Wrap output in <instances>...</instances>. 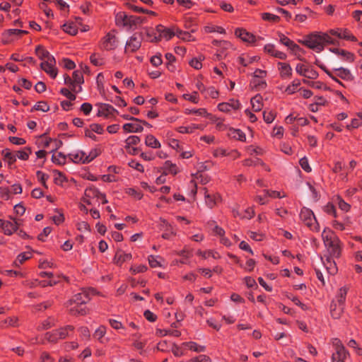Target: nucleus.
I'll return each instance as SVG.
<instances>
[{"label": "nucleus", "mask_w": 362, "mask_h": 362, "mask_svg": "<svg viewBox=\"0 0 362 362\" xmlns=\"http://www.w3.org/2000/svg\"><path fill=\"white\" fill-rule=\"evenodd\" d=\"M63 66L67 69H74L76 66L75 63L69 59H63Z\"/></svg>", "instance_id": "13d9d810"}, {"label": "nucleus", "mask_w": 362, "mask_h": 362, "mask_svg": "<svg viewBox=\"0 0 362 362\" xmlns=\"http://www.w3.org/2000/svg\"><path fill=\"white\" fill-rule=\"evenodd\" d=\"M300 217L302 221H303L306 225L308 226H311L312 221H315V217L314 216L313 212L307 208H303L301 209L300 213Z\"/></svg>", "instance_id": "9b49d317"}, {"label": "nucleus", "mask_w": 362, "mask_h": 362, "mask_svg": "<svg viewBox=\"0 0 362 362\" xmlns=\"http://www.w3.org/2000/svg\"><path fill=\"white\" fill-rule=\"evenodd\" d=\"M339 38L349 40L351 41L356 40V37L354 35H352L347 30H341L340 34H339Z\"/></svg>", "instance_id": "a18cd8bd"}, {"label": "nucleus", "mask_w": 362, "mask_h": 362, "mask_svg": "<svg viewBox=\"0 0 362 362\" xmlns=\"http://www.w3.org/2000/svg\"><path fill=\"white\" fill-rule=\"evenodd\" d=\"M337 204L339 206V209L344 211H348L350 205L347 204L346 202H344L341 197H337L336 199Z\"/></svg>", "instance_id": "c03bdc74"}, {"label": "nucleus", "mask_w": 362, "mask_h": 362, "mask_svg": "<svg viewBox=\"0 0 362 362\" xmlns=\"http://www.w3.org/2000/svg\"><path fill=\"white\" fill-rule=\"evenodd\" d=\"M31 257V255L30 252H23L20 254L17 259L15 262V264L16 266H19L20 264H23L25 260L30 259Z\"/></svg>", "instance_id": "e433bc0d"}, {"label": "nucleus", "mask_w": 362, "mask_h": 362, "mask_svg": "<svg viewBox=\"0 0 362 362\" xmlns=\"http://www.w3.org/2000/svg\"><path fill=\"white\" fill-rule=\"evenodd\" d=\"M60 93L66 97L70 100H74L76 99V95L73 94L69 89L67 88H62L60 90Z\"/></svg>", "instance_id": "6e6d98bb"}, {"label": "nucleus", "mask_w": 362, "mask_h": 362, "mask_svg": "<svg viewBox=\"0 0 362 362\" xmlns=\"http://www.w3.org/2000/svg\"><path fill=\"white\" fill-rule=\"evenodd\" d=\"M232 105L230 103H220L218 106V110L221 112H229L231 110Z\"/></svg>", "instance_id": "680f3d73"}, {"label": "nucleus", "mask_w": 362, "mask_h": 362, "mask_svg": "<svg viewBox=\"0 0 362 362\" xmlns=\"http://www.w3.org/2000/svg\"><path fill=\"white\" fill-rule=\"evenodd\" d=\"M333 72L335 73V77L338 76L344 80L352 81L354 78L351 71L348 69L343 67H335L333 69Z\"/></svg>", "instance_id": "f8f14e48"}, {"label": "nucleus", "mask_w": 362, "mask_h": 362, "mask_svg": "<svg viewBox=\"0 0 362 362\" xmlns=\"http://www.w3.org/2000/svg\"><path fill=\"white\" fill-rule=\"evenodd\" d=\"M84 195L83 202L88 205L91 204L90 199H97L99 200L100 197H103L102 193L93 186L87 187L85 190Z\"/></svg>", "instance_id": "1a4fd4ad"}, {"label": "nucleus", "mask_w": 362, "mask_h": 362, "mask_svg": "<svg viewBox=\"0 0 362 362\" xmlns=\"http://www.w3.org/2000/svg\"><path fill=\"white\" fill-rule=\"evenodd\" d=\"M83 305H74L70 308V313L72 315H83L86 313L85 307H82Z\"/></svg>", "instance_id": "c9c22d12"}, {"label": "nucleus", "mask_w": 362, "mask_h": 362, "mask_svg": "<svg viewBox=\"0 0 362 362\" xmlns=\"http://www.w3.org/2000/svg\"><path fill=\"white\" fill-rule=\"evenodd\" d=\"M251 84L256 88H264L267 86L265 81L262 78H252Z\"/></svg>", "instance_id": "79ce46f5"}, {"label": "nucleus", "mask_w": 362, "mask_h": 362, "mask_svg": "<svg viewBox=\"0 0 362 362\" xmlns=\"http://www.w3.org/2000/svg\"><path fill=\"white\" fill-rule=\"evenodd\" d=\"M40 67L42 70H44L47 74H48L52 78H54L57 75V71L54 66L49 65H42L40 64Z\"/></svg>", "instance_id": "cd10ccee"}, {"label": "nucleus", "mask_w": 362, "mask_h": 362, "mask_svg": "<svg viewBox=\"0 0 362 362\" xmlns=\"http://www.w3.org/2000/svg\"><path fill=\"white\" fill-rule=\"evenodd\" d=\"M0 228L5 235H11L14 232L18 231V223L15 220L11 221L0 219Z\"/></svg>", "instance_id": "0eeeda50"}, {"label": "nucleus", "mask_w": 362, "mask_h": 362, "mask_svg": "<svg viewBox=\"0 0 362 362\" xmlns=\"http://www.w3.org/2000/svg\"><path fill=\"white\" fill-rule=\"evenodd\" d=\"M265 49L270 53L272 55L281 59H285L286 57V54L282 52L276 50L274 47L272 45H267L265 46Z\"/></svg>", "instance_id": "412c9836"}, {"label": "nucleus", "mask_w": 362, "mask_h": 362, "mask_svg": "<svg viewBox=\"0 0 362 362\" xmlns=\"http://www.w3.org/2000/svg\"><path fill=\"white\" fill-rule=\"evenodd\" d=\"M189 362H211L209 357L206 355H200L197 357L192 358Z\"/></svg>", "instance_id": "4d7b16f0"}, {"label": "nucleus", "mask_w": 362, "mask_h": 362, "mask_svg": "<svg viewBox=\"0 0 362 362\" xmlns=\"http://www.w3.org/2000/svg\"><path fill=\"white\" fill-rule=\"evenodd\" d=\"M35 53L37 56L42 60H45L47 57L50 54L49 52L45 50L42 47L37 46L35 49Z\"/></svg>", "instance_id": "7c9ffc66"}, {"label": "nucleus", "mask_w": 362, "mask_h": 362, "mask_svg": "<svg viewBox=\"0 0 362 362\" xmlns=\"http://www.w3.org/2000/svg\"><path fill=\"white\" fill-rule=\"evenodd\" d=\"M346 293L347 288L346 287H342L339 290L338 294L337 296V299L340 307H342L345 302Z\"/></svg>", "instance_id": "bb28decb"}, {"label": "nucleus", "mask_w": 362, "mask_h": 362, "mask_svg": "<svg viewBox=\"0 0 362 362\" xmlns=\"http://www.w3.org/2000/svg\"><path fill=\"white\" fill-rule=\"evenodd\" d=\"M164 169L168 173L176 174L177 173V168L175 164L172 163L170 160H167L164 164Z\"/></svg>", "instance_id": "72a5a7b5"}, {"label": "nucleus", "mask_w": 362, "mask_h": 362, "mask_svg": "<svg viewBox=\"0 0 362 362\" xmlns=\"http://www.w3.org/2000/svg\"><path fill=\"white\" fill-rule=\"evenodd\" d=\"M300 85V81L298 80H294L291 85L288 86L286 88L285 91L288 94H293L296 92L297 88Z\"/></svg>", "instance_id": "ea45409f"}, {"label": "nucleus", "mask_w": 362, "mask_h": 362, "mask_svg": "<svg viewBox=\"0 0 362 362\" xmlns=\"http://www.w3.org/2000/svg\"><path fill=\"white\" fill-rule=\"evenodd\" d=\"M186 113L187 114H196V115H200V116H205L207 114L206 110L204 108H200V109H197V110L187 109Z\"/></svg>", "instance_id": "5fc2aeb1"}, {"label": "nucleus", "mask_w": 362, "mask_h": 362, "mask_svg": "<svg viewBox=\"0 0 362 362\" xmlns=\"http://www.w3.org/2000/svg\"><path fill=\"white\" fill-rule=\"evenodd\" d=\"M1 154L4 156V160L8 162L10 166L16 160V156L11 152L9 149L3 150Z\"/></svg>", "instance_id": "5701e85b"}, {"label": "nucleus", "mask_w": 362, "mask_h": 362, "mask_svg": "<svg viewBox=\"0 0 362 362\" xmlns=\"http://www.w3.org/2000/svg\"><path fill=\"white\" fill-rule=\"evenodd\" d=\"M53 358L47 353H43L40 362H53Z\"/></svg>", "instance_id": "774afa93"}, {"label": "nucleus", "mask_w": 362, "mask_h": 362, "mask_svg": "<svg viewBox=\"0 0 362 362\" xmlns=\"http://www.w3.org/2000/svg\"><path fill=\"white\" fill-rule=\"evenodd\" d=\"M98 113L99 116H104L105 117H113L118 112L112 105L106 103L98 104Z\"/></svg>", "instance_id": "9d476101"}, {"label": "nucleus", "mask_w": 362, "mask_h": 362, "mask_svg": "<svg viewBox=\"0 0 362 362\" xmlns=\"http://www.w3.org/2000/svg\"><path fill=\"white\" fill-rule=\"evenodd\" d=\"M8 140L16 145H23L25 144V140L23 138H18L16 136H10Z\"/></svg>", "instance_id": "bf43d9fd"}, {"label": "nucleus", "mask_w": 362, "mask_h": 362, "mask_svg": "<svg viewBox=\"0 0 362 362\" xmlns=\"http://www.w3.org/2000/svg\"><path fill=\"white\" fill-rule=\"evenodd\" d=\"M148 262L151 267H160V262L153 256H150L148 257Z\"/></svg>", "instance_id": "0e129e2a"}, {"label": "nucleus", "mask_w": 362, "mask_h": 362, "mask_svg": "<svg viewBox=\"0 0 362 362\" xmlns=\"http://www.w3.org/2000/svg\"><path fill=\"white\" fill-rule=\"evenodd\" d=\"M142 40H143L142 33H134L127 41L124 52L126 53H128V52H134L137 51L141 47Z\"/></svg>", "instance_id": "7ed1b4c3"}, {"label": "nucleus", "mask_w": 362, "mask_h": 362, "mask_svg": "<svg viewBox=\"0 0 362 362\" xmlns=\"http://www.w3.org/2000/svg\"><path fill=\"white\" fill-rule=\"evenodd\" d=\"M73 329L72 326L69 325L54 332H47L45 339L50 342H57L58 339H64L68 335V330H73Z\"/></svg>", "instance_id": "39448f33"}, {"label": "nucleus", "mask_w": 362, "mask_h": 362, "mask_svg": "<svg viewBox=\"0 0 362 362\" xmlns=\"http://www.w3.org/2000/svg\"><path fill=\"white\" fill-rule=\"evenodd\" d=\"M322 238L328 253L327 257H339L341 255V241L330 230L325 229Z\"/></svg>", "instance_id": "f257e3e1"}, {"label": "nucleus", "mask_w": 362, "mask_h": 362, "mask_svg": "<svg viewBox=\"0 0 362 362\" xmlns=\"http://www.w3.org/2000/svg\"><path fill=\"white\" fill-rule=\"evenodd\" d=\"M336 307V303L332 302L331 304V315L333 318L338 319L340 317V315L343 310V308L340 307V308L337 310Z\"/></svg>", "instance_id": "4c0bfd02"}, {"label": "nucleus", "mask_w": 362, "mask_h": 362, "mask_svg": "<svg viewBox=\"0 0 362 362\" xmlns=\"http://www.w3.org/2000/svg\"><path fill=\"white\" fill-rule=\"evenodd\" d=\"M296 72L305 78L315 79L318 77V73L313 68L307 67L304 64H298L296 67Z\"/></svg>", "instance_id": "423d86ee"}, {"label": "nucleus", "mask_w": 362, "mask_h": 362, "mask_svg": "<svg viewBox=\"0 0 362 362\" xmlns=\"http://www.w3.org/2000/svg\"><path fill=\"white\" fill-rule=\"evenodd\" d=\"M140 141V138L137 136H130L126 139V148H129L132 145H136Z\"/></svg>", "instance_id": "de8ad7c7"}, {"label": "nucleus", "mask_w": 362, "mask_h": 362, "mask_svg": "<svg viewBox=\"0 0 362 362\" xmlns=\"http://www.w3.org/2000/svg\"><path fill=\"white\" fill-rule=\"evenodd\" d=\"M156 335L159 337H163L165 335H171L173 337H178L180 336L181 332L176 329H157L156 331Z\"/></svg>", "instance_id": "6ab92c4d"}, {"label": "nucleus", "mask_w": 362, "mask_h": 362, "mask_svg": "<svg viewBox=\"0 0 362 362\" xmlns=\"http://www.w3.org/2000/svg\"><path fill=\"white\" fill-rule=\"evenodd\" d=\"M73 81L74 85L76 83L82 84L84 82L83 76L79 71H75L73 73Z\"/></svg>", "instance_id": "a19ab883"}, {"label": "nucleus", "mask_w": 362, "mask_h": 362, "mask_svg": "<svg viewBox=\"0 0 362 362\" xmlns=\"http://www.w3.org/2000/svg\"><path fill=\"white\" fill-rule=\"evenodd\" d=\"M143 20L141 17L134 16H128L127 19V26L132 28L134 25H136L138 24H141Z\"/></svg>", "instance_id": "2f4dec72"}, {"label": "nucleus", "mask_w": 362, "mask_h": 362, "mask_svg": "<svg viewBox=\"0 0 362 362\" xmlns=\"http://www.w3.org/2000/svg\"><path fill=\"white\" fill-rule=\"evenodd\" d=\"M34 109L35 110L47 112L49 110V107L45 102L40 101L34 106Z\"/></svg>", "instance_id": "09e8293b"}, {"label": "nucleus", "mask_w": 362, "mask_h": 362, "mask_svg": "<svg viewBox=\"0 0 362 362\" xmlns=\"http://www.w3.org/2000/svg\"><path fill=\"white\" fill-rule=\"evenodd\" d=\"M303 43L309 48L320 52L323 50L324 46L326 44L334 45L335 42L328 34L319 33H313L307 36Z\"/></svg>", "instance_id": "f03ea898"}, {"label": "nucleus", "mask_w": 362, "mask_h": 362, "mask_svg": "<svg viewBox=\"0 0 362 362\" xmlns=\"http://www.w3.org/2000/svg\"><path fill=\"white\" fill-rule=\"evenodd\" d=\"M175 32H173V30H171L170 29L165 28V30H164V32L163 33V34L161 35L160 37H154V38L152 39L151 41L153 42V41L160 40V37H165L167 40H170L173 36H175Z\"/></svg>", "instance_id": "f704fd0d"}, {"label": "nucleus", "mask_w": 362, "mask_h": 362, "mask_svg": "<svg viewBox=\"0 0 362 362\" xmlns=\"http://www.w3.org/2000/svg\"><path fill=\"white\" fill-rule=\"evenodd\" d=\"M279 36L280 42L290 48L291 50L294 51L298 48V46L296 43H294L292 40L286 37L284 35L279 33Z\"/></svg>", "instance_id": "f3484780"}, {"label": "nucleus", "mask_w": 362, "mask_h": 362, "mask_svg": "<svg viewBox=\"0 0 362 362\" xmlns=\"http://www.w3.org/2000/svg\"><path fill=\"white\" fill-rule=\"evenodd\" d=\"M128 16L124 13H119L116 15L115 21L117 25L127 26Z\"/></svg>", "instance_id": "c85d7f7f"}, {"label": "nucleus", "mask_w": 362, "mask_h": 362, "mask_svg": "<svg viewBox=\"0 0 362 362\" xmlns=\"http://www.w3.org/2000/svg\"><path fill=\"white\" fill-rule=\"evenodd\" d=\"M333 346L336 349V353L334 354H338L339 352H341V354H349L346 350L340 340L338 339H334L333 340Z\"/></svg>", "instance_id": "473e14b6"}, {"label": "nucleus", "mask_w": 362, "mask_h": 362, "mask_svg": "<svg viewBox=\"0 0 362 362\" xmlns=\"http://www.w3.org/2000/svg\"><path fill=\"white\" fill-rule=\"evenodd\" d=\"M52 231V229L50 227H46L43 229V231L42 233H41L39 235H38V239L42 240V241H44L45 240V238L47 237Z\"/></svg>", "instance_id": "e2e57ef3"}, {"label": "nucleus", "mask_w": 362, "mask_h": 362, "mask_svg": "<svg viewBox=\"0 0 362 362\" xmlns=\"http://www.w3.org/2000/svg\"><path fill=\"white\" fill-rule=\"evenodd\" d=\"M343 59L347 62H353L354 61V54L351 52L341 49L339 55Z\"/></svg>", "instance_id": "8fccbe9b"}, {"label": "nucleus", "mask_w": 362, "mask_h": 362, "mask_svg": "<svg viewBox=\"0 0 362 362\" xmlns=\"http://www.w3.org/2000/svg\"><path fill=\"white\" fill-rule=\"evenodd\" d=\"M81 110L83 112L85 115H88L92 110V105L90 103H85L82 104L81 107Z\"/></svg>", "instance_id": "69168bd1"}, {"label": "nucleus", "mask_w": 362, "mask_h": 362, "mask_svg": "<svg viewBox=\"0 0 362 362\" xmlns=\"http://www.w3.org/2000/svg\"><path fill=\"white\" fill-rule=\"evenodd\" d=\"M235 34L245 42H254L255 41V36L245 30L238 28L235 30Z\"/></svg>", "instance_id": "ddd939ff"}, {"label": "nucleus", "mask_w": 362, "mask_h": 362, "mask_svg": "<svg viewBox=\"0 0 362 362\" xmlns=\"http://www.w3.org/2000/svg\"><path fill=\"white\" fill-rule=\"evenodd\" d=\"M131 259L132 255L130 253H124L122 250H119L116 252L114 260L117 264H122Z\"/></svg>", "instance_id": "dca6fc26"}, {"label": "nucleus", "mask_w": 362, "mask_h": 362, "mask_svg": "<svg viewBox=\"0 0 362 362\" xmlns=\"http://www.w3.org/2000/svg\"><path fill=\"white\" fill-rule=\"evenodd\" d=\"M299 163H300V165L301 168H303L305 172L309 173V172H310V171H311V170H312V169H311L310 166V165H309V164H308V159H307L305 157L302 158L300 160Z\"/></svg>", "instance_id": "864d4df0"}, {"label": "nucleus", "mask_w": 362, "mask_h": 362, "mask_svg": "<svg viewBox=\"0 0 362 362\" xmlns=\"http://www.w3.org/2000/svg\"><path fill=\"white\" fill-rule=\"evenodd\" d=\"M63 30L66 33L75 35L78 32V26L76 23L69 22L63 25Z\"/></svg>", "instance_id": "a211bd4d"}, {"label": "nucleus", "mask_w": 362, "mask_h": 362, "mask_svg": "<svg viewBox=\"0 0 362 362\" xmlns=\"http://www.w3.org/2000/svg\"><path fill=\"white\" fill-rule=\"evenodd\" d=\"M204 59V57L202 56H200L199 58H194L190 61L189 64L195 69H200L202 66L201 62Z\"/></svg>", "instance_id": "37998d69"}, {"label": "nucleus", "mask_w": 362, "mask_h": 362, "mask_svg": "<svg viewBox=\"0 0 362 362\" xmlns=\"http://www.w3.org/2000/svg\"><path fill=\"white\" fill-rule=\"evenodd\" d=\"M95 293L94 289L91 288L88 291H84L82 293L76 294L71 300H69V303L70 305L74 304V305H84L88 302L90 299V296Z\"/></svg>", "instance_id": "20e7f679"}, {"label": "nucleus", "mask_w": 362, "mask_h": 362, "mask_svg": "<svg viewBox=\"0 0 362 362\" xmlns=\"http://www.w3.org/2000/svg\"><path fill=\"white\" fill-rule=\"evenodd\" d=\"M124 131L128 132H141L144 128L139 124L127 123L123 125Z\"/></svg>", "instance_id": "aec40b11"}, {"label": "nucleus", "mask_w": 362, "mask_h": 362, "mask_svg": "<svg viewBox=\"0 0 362 362\" xmlns=\"http://www.w3.org/2000/svg\"><path fill=\"white\" fill-rule=\"evenodd\" d=\"M349 356V354H341L339 352L338 354H332V362H345V360Z\"/></svg>", "instance_id": "58836bf2"}, {"label": "nucleus", "mask_w": 362, "mask_h": 362, "mask_svg": "<svg viewBox=\"0 0 362 362\" xmlns=\"http://www.w3.org/2000/svg\"><path fill=\"white\" fill-rule=\"evenodd\" d=\"M66 157L62 153H58L57 155H53L52 160L54 163L62 165L65 163Z\"/></svg>", "instance_id": "49530a36"}, {"label": "nucleus", "mask_w": 362, "mask_h": 362, "mask_svg": "<svg viewBox=\"0 0 362 362\" xmlns=\"http://www.w3.org/2000/svg\"><path fill=\"white\" fill-rule=\"evenodd\" d=\"M262 96L259 95H256L255 97H253L251 99V104H252V110L255 112H258V111L261 110L262 107Z\"/></svg>", "instance_id": "4be33fe9"}, {"label": "nucleus", "mask_w": 362, "mask_h": 362, "mask_svg": "<svg viewBox=\"0 0 362 362\" xmlns=\"http://www.w3.org/2000/svg\"><path fill=\"white\" fill-rule=\"evenodd\" d=\"M69 158L74 163L82 162L85 163V152L78 151L69 154Z\"/></svg>", "instance_id": "b1692460"}, {"label": "nucleus", "mask_w": 362, "mask_h": 362, "mask_svg": "<svg viewBox=\"0 0 362 362\" xmlns=\"http://www.w3.org/2000/svg\"><path fill=\"white\" fill-rule=\"evenodd\" d=\"M172 352L175 356L177 357L181 356L184 354L183 351L180 349V348L175 344H173V345Z\"/></svg>", "instance_id": "338daca9"}, {"label": "nucleus", "mask_w": 362, "mask_h": 362, "mask_svg": "<svg viewBox=\"0 0 362 362\" xmlns=\"http://www.w3.org/2000/svg\"><path fill=\"white\" fill-rule=\"evenodd\" d=\"M182 346H186L195 352H203L205 349L204 346L198 345L194 341L185 342L182 344Z\"/></svg>", "instance_id": "a878e982"}, {"label": "nucleus", "mask_w": 362, "mask_h": 362, "mask_svg": "<svg viewBox=\"0 0 362 362\" xmlns=\"http://www.w3.org/2000/svg\"><path fill=\"white\" fill-rule=\"evenodd\" d=\"M264 120L267 123H272L275 117V114L272 111L267 112L264 111L263 113Z\"/></svg>", "instance_id": "603ef678"}, {"label": "nucleus", "mask_w": 362, "mask_h": 362, "mask_svg": "<svg viewBox=\"0 0 362 362\" xmlns=\"http://www.w3.org/2000/svg\"><path fill=\"white\" fill-rule=\"evenodd\" d=\"M145 144L146 146L153 148H158L160 147V142L152 135H148L146 137Z\"/></svg>", "instance_id": "393cba45"}, {"label": "nucleus", "mask_w": 362, "mask_h": 362, "mask_svg": "<svg viewBox=\"0 0 362 362\" xmlns=\"http://www.w3.org/2000/svg\"><path fill=\"white\" fill-rule=\"evenodd\" d=\"M233 137L238 140L242 141H244L246 139L245 134H244V132H243L240 129H234L233 130Z\"/></svg>", "instance_id": "3c124183"}, {"label": "nucleus", "mask_w": 362, "mask_h": 362, "mask_svg": "<svg viewBox=\"0 0 362 362\" xmlns=\"http://www.w3.org/2000/svg\"><path fill=\"white\" fill-rule=\"evenodd\" d=\"M41 64H42V65H49V66H55V64H56V60L54 59V57L49 54L47 59L42 62Z\"/></svg>", "instance_id": "052dcab7"}, {"label": "nucleus", "mask_w": 362, "mask_h": 362, "mask_svg": "<svg viewBox=\"0 0 362 362\" xmlns=\"http://www.w3.org/2000/svg\"><path fill=\"white\" fill-rule=\"evenodd\" d=\"M278 67L282 78L290 77L292 75V69L288 64L279 62Z\"/></svg>", "instance_id": "2eb2a0df"}, {"label": "nucleus", "mask_w": 362, "mask_h": 362, "mask_svg": "<svg viewBox=\"0 0 362 362\" xmlns=\"http://www.w3.org/2000/svg\"><path fill=\"white\" fill-rule=\"evenodd\" d=\"M335 257H327L326 262H324V264L329 274L334 275L337 272L336 262L334 261Z\"/></svg>", "instance_id": "4468645a"}, {"label": "nucleus", "mask_w": 362, "mask_h": 362, "mask_svg": "<svg viewBox=\"0 0 362 362\" xmlns=\"http://www.w3.org/2000/svg\"><path fill=\"white\" fill-rule=\"evenodd\" d=\"M117 47V37L112 33H108L102 39V48L105 50H112Z\"/></svg>", "instance_id": "6e6552de"}, {"label": "nucleus", "mask_w": 362, "mask_h": 362, "mask_svg": "<svg viewBox=\"0 0 362 362\" xmlns=\"http://www.w3.org/2000/svg\"><path fill=\"white\" fill-rule=\"evenodd\" d=\"M205 202H206V204L207 205V206L209 208H213L216 204V202H217V199L216 197L207 193V192H205Z\"/></svg>", "instance_id": "c756f323"}]
</instances>
